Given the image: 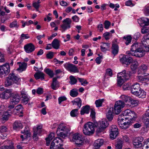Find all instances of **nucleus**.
<instances>
[{"mask_svg":"<svg viewBox=\"0 0 149 149\" xmlns=\"http://www.w3.org/2000/svg\"><path fill=\"white\" fill-rule=\"evenodd\" d=\"M138 102L139 101L138 100H135L131 98L129 104H131L133 106H137Z\"/></svg>","mask_w":149,"mask_h":149,"instance_id":"obj_51","label":"nucleus"},{"mask_svg":"<svg viewBox=\"0 0 149 149\" xmlns=\"http://www.w3.org/2000/svg\"><path fill=\"white\" fill-rule=\"evenodd\" d=\"M44 71L51 78L53 77L54 73L53 70L49 68H46L45 69Z\"/></svg>","mask_w":149,"mask_h":149,"instance_id":"obj_41","label":"nucleus"},{"mask_svg":"<svg viewBox=\"0 0 149 149\" xmlns=\"http://www.w3.org/2000/svg\"><path fill=\"white\" fill-rule=\"evenodd\" d=\"M26 52L29 53L33 51L35 49V46L31 43H30L25 45L24 47Z\"/></svg>","mask_w":149,"mask_h":149,"instance_id":"obj_22","label":"nucleus"},{"mask_svg":"<svg viewBox=\"0 0 149 149\" xmlns=\"http://www.w3.org/2000/svg\"><path fill=\"white\" fill-rule=\"evenodd\" d=\"M72 138L76 145L79 146L82 145L83 143V139L82 136H80L79 134L75 133L74 134Z\"/></svg>","mask_w":149,"mask_h":149,"instance_id":"obj_15","label":"nucleus"},{"mask_svg":"<svg viewBox=\"0 0 149 149\" xmlns=\"http://www.w3.org/2000/svg\"><path fill=\"white\" fill-rule=\"evenodd\" d=\"M42 73L36 72L34 75V77L36 79L38 80L40 78L41 74Z\"/></svg>","mask_w":149,"mask_h":149,"instance_id":"obj_64","label":"nucleus"},{"mask_svg":"<svg viewBox=\"0 0 149 149\" xmlns=\"http://www.w3.org/2000/svg\"><path fill=\"white\" fill-rule=\"evenodd\" d=\"M131 86L128 84H125L123 86L124 90H128L131 89Z\"/></svg>","mask_w":149,"mask_h":149,"instance_id":"obj_53","label":"nucleus"},{"mask_svg":"<svg viewBox=\"0 0 149 149\" xmlns=\"http://www.w3.org/2000/svg\"><path fill=\"white\" fill-rule=\"evenodd\" d=\"M104 27L106 29H108L111 26V22L108 21H105L104 23Z\"/></svg>","mask_w":149,"mask_h":149,"instance_id":"obj_57","label":"nucleus"},{"mask_svg":"<svg viewBox=\"0 0 149 149\" xmlns=\"http://www.w3.org/2000/svg\"><path fill=\"white\" fill-rule=\"evenodd\" d=\"M110 33L109 32H106L104 33L103 36L105 38V39L107 40H108L109 39V36Z\"/></svg>","mask_w":149,"mask_h":149,"instance_id":"obj_61","label":"nucleus"},{"mask_svg":"<svg viewBox=\"0 0 149 149\" xmlns=\"http://www.w3.org/2000/svg\"><path fill=\"white\" fill-rule=\"evenodd\" d=\"M21 81L20 78L16 76L15 74L12 73L9 74L5 80V85L6 87L13 86L15 84L19 85Z\"/></svg>","mask_w":149,"mask_h":149,"instance_id":"obj_1","label":"nucleus"},{"mask_svg":"<svg viewBox=\"0 0 149 149\" xmlns=\"http://www.w3.org/2000/svg\"><path fill=\"white\" fill-rule=\"evenodd\" d=\"M10 116V114L8 111L5 112L2 115L1 118L2 122L4 123L8 120Z\"/></svg>","mask_w":149,"mask_h":149,"instance_id":"obj_37","label":"nucleus"},{"mask_svg":"<svg viewBox=\"0 0 149 149\" xmlns=\"http://www.w3.org/2000/svg\"><path fill=\"white\" fill-rule=\"evenodd\" d=\"M123 114L125 116H127L129 122L132 123L131 125L133 123L134 121L136 120L137 117V115L133 111L129 109L124 111Z\"/></svg>","mask_w":149,"mask_h":149,"instance_id":"obj_6","label":"nucleus"},{"mask_svg":"<svg viewBox=\"0 0 149 149\" xmlns=\"http://www.w3.org/2000/svg\"><path fill=\"white\" fill-rule=\"evenodd\" d=\"M67 100V98L65 96H61L59 97L58 98L59 104H60L62 102L65 101Z\"/></svg>","mask_w":149,"mask_h":149,"instance_id":"obj_63","label":"nucleus"},{"mask_svg":"<svg viewBox=\"0 0 149 149\" xmlns=\"http://www.w3.org/2000/svg\"><path fill=\"white\" fill-rule=\"evenodd\" d=\"M120 97L122 100H121L124 103L125 102L127 103L128 104H129L131 98L130 97L124 95H121ZM124 104H125V103Z\"/></svg>","mask_w":149,"mask_h":149,"instance_id":"obj_40","label":"nucleus"},{"mask_svg":"<svg viewBox=\"0 0 149 149\" xmlns=\"http://www.w3.org/2000/svg\"><path fill=\"white\" fill-rule=\"evenodd\" d=\"M23 126L20 121L17 120L15 121L13 125V129L16 130H19V129H22Z\"/></svg>","mask_w":149,"mask_h":149,"instance_id":"obj_26","label":"nucleus"},{"mask_svg":"<svg viewBox=\"0 0 149 149\" xmlns=\"http://www.w3.org/2000/svg\"><path fill=\"white\" fill-rule=\"evenodd\" d=\"M73 105H77V108L79 109L81 105L82 101L80 98H76L74 100L71 101Z\"/></svg>","mask_w":149,"mask_h":149,"instance_id":"obj_29","label":"nucleus"},{"mask_svg":"<svg viewBox=\"0 0 149 149\" xmlns=\"http://www.w3.org/2000/svg\"><path fill=\"white\" fill-rule=\"evenodd\" d=\"M42 127L41 125H38L36 128L33 129V138L34 140L38 139V137L37 136L38 134L40 135L42 132Z\"/></svg>","mask_w":149,"mask_h":149,"instance_id":"obj_19","label":"nucleus"},{"mask_svg":"<svg viewBox=\"0 0 149 149\" xmlns=\"http://www.w3.org/2000/svg\"><path fill=\"white\" fill-rule=\"evenodd\" d=\"M118 123L120 127L122 129L126 130L131 125V122H129L128 121L127 122L122 121L118 120Z\"/></svg>","mask_w":149,"mask_h":149,"instance_id":"obj_21","label":"nucleus"},{"mask_svg":"<svg viewBox=\"0 0 149 149\" xmlns=\"http://www.w3.org/2000/svg\"><path fill=\"white\" fill-rule=\"evenodd\" d=\"M123 141L122 140L119 139L117 142L116 146V149H122V147Z\"/></svg>","mask_w":149,"mask_h":149,"instance_id":"obj_50","label":"nucleus"},{"mask_svg":"<svg viewBox=\"0 0 149 149\" xmlns=\"http://www.w3.org/2000/svg\"><path fill=\"white\" fill-rule=\"evenodd\" d=\"M104 141L103 139H98L95 140L93 144L94 148L93 149H99L101 146L104 143Z\"/></svg>","mask_w":149,"mask_h":149,"instance_id":"obj_23","label":"nucleus"},{"mask_svg":"<svg viewBox=\"0 0 149 149\" xmlns=\"http://www.w3.org/2000/svg\"><path fill=\"white\" fill-rule=\"evenodd\" d=\"M104 99H99L96 100L95 101V104L96 105V107H99L102 106V103L104 101Z\"/></svg>","mask_w":149,"mask_h":149,"instance_id":"obj_48","label":"nucleus"},{"mask_svg":"<svg viewBox=\"0 0 149 149\" xmlns=\"http://www.w3.org/2000/svg\"><path fill=\"white\" fill-rule=\"evenodd\" d=\"M9 26L10 28H11L14 27L18 28L19 27V25H17V21L15 20L10 24Z\"/></svg>","mask_w":149,"mask_h":149,"instance_id":"obj_52","label":"nucleus"},{"mask_svg":"<svg viewBox=\"0 0 149 149\" xmlns=\"http://www.w3.org/2000/svg\"><path fill=\"white\" fill-rule=\"evenodd\" d=\"M124 111L122 112V114L119 116L118 120L122 121H125V122H127V121H129L127 116L124 115Z\"/></svg>","mask_w":149,"mask_h":149,"instance_id":"obj_39","label":"nucleus"},{"mask_svg":"<svg viewBox=\"0 0 149 149\" xmlns=\"http://www.w3.org/2000/svg\"><path fill=\"white\" fill-rule=\"evenodd\" d=\"M11 95L9 94L6 93L5 92H3L0 95L1 97L3 99H8L9 97L10 98Z\"/></svg>","mask_w":149,"mask_h":149,"instance_id":"obj_44","label":"nucleus"},{"mask_svg":"<svg viewBox=\"0 0 149 149\" xmlns=\"http://www.w3.org/2000/svg\"><path fill=\"white\" fill-rule=\"evenodd\" d=\"M10 71V65L8 63H6L0 65V77L2 78L8 74Z\"/></svg>","mask_w":149,"mask_h":149,"instance_id":"obj_5","label":"nucleus"},{"mask_svg":"<svg viewBox=\"0 0 149 149\" xmlns=\"http://www.w3.org/2000/svg\"><path fill=\"white\" fill-rule=\"evenodd\" d=\"M65 68L71 72H78L79 71L76 66L73 64L69 63H66L64 65Z\"/></svg>","mask_w":149,"mask_h":149,"instance_id":"obj_16","label":"nucleus"},{"mask_svg":"<svg viewBox=\"0 0 149 149\" xmlns=\"http://www.w3.org/2000/svg\"><path fill=\"white\" fill-rule=\"evenodd\" d=\"M90 109L91 108L90 106L88 105L83 106L82 107L80 111L81 114V115H83L85 113H89Z\"/></svg>","mask_w":149,"mask_h":149,"instance_id":"obj_27","label":"nucleus"},{"mask_svg":"<svg viewBox=\"0 0 149 149\" xmlns=\"http://www.w3.org/2000/svg\"><path fill=\"white\" fill-rule=\"evenodd\" d=\"M138 79L141 81L147 82L149 81V74L147 75H145L144 76H138Z\"/></svg>","mask_w":149,"mask_h":149,"instance_id":"obj_28","label":"nucleus"},{"mask_svg":"<svg viewBox=\"0 0 149 149\" xmlns=\"http://www.w3.org/2000/svg\"><path fill=\"white\" fill-rule=\"evenodd\" d=\"M138 45L137 43H134L131 46V48L130 51L126 52V54L129 55L130 56L131 55V54L136 51L139 48Z\"/></svg>","mask_w":149,"mask_h":149,"instance_id":"obj_25","label":"nucleus"},{"mask_svg":"<svg viewBox=\"0 0 149 149\" xmlns=\"http://www.w3.org/2000/svg\"><path fill=\"white\" fill-rule=\"evenodd\" d=\"M53 47L56 49H59L60 46V43L59 40L56 39H55L52 43Z\"/></svg>","mask_w":149,"mask_h":149,"instance_id":"obj_33","label":"nucleus"},{"mask_svg":"<svg viewBox=\"0 0 149 149\" xmlns=\"http://www.w3.org/2000/svg\"><path fill=\"white\" fill-rule=\"evenodd\" d=\"M145 52H148L146 51V49H144L142 47H140L136 51L131 53V55L137 57H141L145 55Z\"/></svg>","mask_w":149,"mask_h":149,"instance_id":"obj_13","label":"nucleus"},{"mask_svg":"<svg viewBox=\"0 0 149 149\" xmlns=\"http://www.w3.org/2000/svg\"><path fill=\"white\" fill-rule=\"evenodd\" d=\"M71 22V19L68 18H66L63 21V24L61 25V27L62 28V32H64L67 29H69L70 27Z\"/></svg>","mask_w":149,"mask_h":149,"instance_id":"obj_11","label":"nucleus"},{"mask_svg":"<svg viewBox=\"0 0 149 149\" xmlns=\"http://www.w3.org/2000/svg\"><path fill=\"white\" fill-rule=\"evenodd\" d=\"M114 114L113 108H110L106 114L107 118L109 121H111L113 119Z\"/></svg>","mask_w":149,"mask_h":149,"instance_id":"obj_24","label":"nucleus"},{"mask_svg":"<svg viewBox=\"0 0 149 149\" xmlns=\"http://www.w3.org/2000/svg\"><path fill=\"white\" fill-rule=\"evenodd\" d=\"M97 123L96 122L93 123L88 122L85 124L84 126L83 130L84 133L88 135H90L94 133V128L97 127Z\"/></svg>","mask_w":149,"mask_h":149,"instance_id":"obj_3","label":"nucleus"},{"mask_svg":"<svg viewBox=\"0 0 149 149\" xmlns=\"http://www.w3.org/2000/svg\"><path fill=\"white\" fill-rule=\"evenodd\" d=\"M98 55L100 56L99 54ZM102 58L103 56H99L97 57L95 60L96 63L98 64H100L101 62V59Z\"/></svg>","mask_w":149,"mask_h":149,"instance_id":"obj_59","label":"nucleus"},{"mask_svg":"<svg viewBox=\"0 0 149 149\" xmlns=\"http://www.w3.org/2000/svg\"><path fill=\"white\" fill-rule=\"evenodd\" d=\"M78 94V93L76 89H72L70 91V95L73 97L77 96Z\"/></svg>","mask_w":149,"mask_h":149,"instance_id":"obj_45","label":"nucleus"},{"mask_svg":"<svg viewBox=\"0 0 149 149\" xmlns=\"http://www.w3.org/2000/svg\"><path fill=\"white\" fill-rule=\"evenodd\" d=\"M129 55H121L120 56V61L122 64H125L127 66L133 61L132 58Z\"/></svg>","mask_w":149,"mask_h":149,"instance_id":"obj_9","label":"nucleus"},{"mask_svg":"<svg viewBox=\"0 0 149 149\" xmlns=\"http://www.w3.org/2000/svg\"><path fill=\"white\" fill-rule=\"evenodd\" d=\"M141 33L144 34L149 32V29L148 27L143 28L141 30Z\"/></svg>","mask_w":149,"mask_h":149,"instance_id":"obj_58","label":"nucleus"},{"mask_svg":"<svg viewBox=\"0 0 149 149\" xmlns=\"http://www.w3.org/2000/svg\"><path fill=\"white\" fill-rule=\"evenodd\" d=\"M132 62V63L130 66V68L132 71V72H131V75L132 74L135 73L136 72V70L138 65V63L136 61L134 62ZM130 72H131V71Z\"/></svg>","mask_w":149,"mask_h":149,"instance_id":"obj_30","label":"nucleus"},{"mask_svg":"<svg viewBox=\"0 0 149 149\" xmlns=\"http://www.w3.org/2000/svg\"><path fill=\"white\" fill-rule=\"evenodd\" d=\"M144 144L142 145V149H149V139L143 142Z\"/></svg>","mask_w":149,"mask_h":149,"instance_id":"obj_46","label":"nucleus"},{"mask_svg":"<svg viewBox=\"0 0 149 149\" xmlns=\"http://www.w3.org/2000/svg\"><path fill=\"white\" fill-rule=\"evenodd\" d=\"M7 130L8 129L6 126H1L0 127V132L1 133L6 132Z\"/></svg>","mask_w":149,"mask_h":149,"instance_id":"obj_55","label":"nucleus"},{"mask_svg":"<svg viewBox=\"0 0 149 149\" xmlns=\"http://www.w3.org/2000/svg\"><path fill=\"white\" fill-rule=\"evenodd\" d=\"M70 81V83L71 85H74L77 82V80L75 77L72 75H71L69 77Z\"/></svg>","mask_w":149,"mask_h":149,"instance_id":"obj_42","label":"nucleus"},{"mask_svg":"<svg viewBox=\"0 0 149 149\" xmlns=\"http://www.w3.org/2000/svg\"><path fill=\"white\" fill-rule=\"evenodd\" d=\"M90 110H91L90 116L93 119L95 118V109L91 108Z\"/></svg>","mask_w":149,"mask_h":149,"instance_id":"obj_60","label":"nucleus"},{"mask_svg":"<svg viewBox=\"0 0 149 149\" xmlns=\"http://www.w3.org/2000/svg\"><path fill=\"white\" fill-rule=\"evenodd\" d=\"M141 42L146 50L149 52V33L146 36H143Z\"/></svg>","mask_w":149,"mask_h":149,"instance_id":"obj_14","label":"nucleus"},{"mask_svg":"<svg viewBox=\"0 0 149 149\" xmlns=\"http://www.w3.org/2000/svg\"><path fill=\"white\" fill-rule=\"evenodd\" d=\"M131 90L133 94L138 96L139 98H143L146 96V92L141 89L140 84L138 83L133 85L131 86Z\"/></svg>","mask_w":149,"mask_h":149,"instance_id":"obj_2","label":"nucleus"},{"mask_svg":"<svg viewBox=\"0 0 149 149\" xmlns=\"http://www.w3.org/2000/svg\"><path fill=\"white\" fill-rule=\"evenodd\" d=\"M54 52H49L46 54V58L48 59H51L54 57Z\"/></svg>","mask_w":149,"mask_h":149,"instance_id":"obj_56","label":"nucleus"},{"mask_svg":"<svg viewBox=\"0 0 149 149\" xmlns=\"http://www.w3.org/2000/svg\"><path fill=\"white\" fill-rule=\"evenodd\" d=\"M148 70V66L145 64H142L139 67L137 71L138 74H145Z\"/></svg>","mask_w":149,"mask_h":149,"instance_id":"obj_20","label":"nucleus"},{"mask_svg":"<svg viewBox=\"0 0 149 149\" xmlns=\"http://www.w3.org/2000/svg\"><path fill=\"white\" fill-rule=\"evenodd\" d=\"M109 125L108 122L107 120L99 122L97 123V128L96 132L99 133L103 131Z\"/></svg>","mask_w":149,"mask_h":149,"instance_id":"obj_8","label":"nucleus"},{"mask_svg":"<svg viewBox=\"0 0 149 149\" xmlns=\"http://www.w3.org/2000/svg\"><path fill=\"white\" fill-rule=\"evenodd\" d=\"M141 24H144L143 26L149 25V19L147 18L142 17L141 18L140 21Z\"/></svg>","mask_w":149,"mask_h":149,"instance_id":"obj_38","label":"nucleus"},{"mask_svg":"<svg viewBox=\"0 0 149 149\" xmlns=\"http://www.w3.org/2000/svg\"><path fill=\"white\" fill-rule=\"evenodd\" d=\"M63 141L59 137L55 138L51 142L50 147L63 146Z\"/></svg>","mask_w":149,"mask_h":149,"instance_id":"obj_18","label":"nucleus"},{"mask_svg":"<svg viewBox=\"0 0 149 149\" xmlns=\"http://www.w3.org/2000/svg\"><path fill=\"white\" fill-rule=\"evenodd\" d=\"M131 72H126L125 70L119 73V75H117V85L118 86L121 87L123 84L127 80H128L131 76Z\"/></svg>","mask_w":149,"mask_h":149,"instance_id":"obj_4","label":"nucleus"},{"mask_svg":"<svg viewBox=\"0 0 149 149\" xmlns=\"http://www.w3.org/2000/svg\"><path fill=\"white\" fill-rule=\"evenodd\" d=\"M123 40L126 45H128L130 43L132 38L131 35H127L124 36L123 38Z\"/></svg>","mask_w":149,"mask_h":149,"instance_id":"obj_34","label":"nucleus"},{"mask_svg":"<svg viewBox=\"0 0 149 149\" xmlns=\"http://www.w3.org/2000/svg\"><path fill=\"white\" fill-rule=\"evenodd\" d=\"M117 126L115 125H112L110 128V137L111 139H114L118 136V131Z\"/></svg>","mask_w":149,"mask_h":149,"instance_id":"obj_12","label":"nucleus"},{"mask_svg":"<svg viewBox=\"0 0 149 149\" xmlns=\"http://www.w3.org/2000/svg\"><path fill=\"white\" fill-rule=\"evenodd\" d=\"M22 97L23 98L22 100L23 103L25 104H27L29 100L28 96L26 94L24 93L22 94Z\"/></svg>","mask_w":149,"mask_h":149,"instance_id":"obj_43","label":"nucleus"},{"mask_svg":"<svg viewBox=\"0 0 149 149\" xmlns=\"http://www.w3.org/2000/svg\"><path fill=\"white\" fill-rule=\"evenodd\" d=\"M54 134L53 133H51L45 139L46 142V146H47L49 145L50 142L54 137Z\"/></svg>","mask_w":149,"mask_h":149,"instance_id":"obj_36","label":"nucleus"},{"mask_svg":"<svg viewBox=\"0 0 149 149\" xmlns=\"http://www.w3.org/2000/svg\"><path fill=\"white\" fill-rule=\"evenodd\" d=\"M0 149H14V147L12 145L4 146L3 147L2 146Z\"/></svg>","mask_w":149,"mask_h":149,"instance_id":"obj_62","label":"nucleus"},{"mask_svg":"<svg viewBox=\"0 0 149 149\" xmlns=\"http://www.w3.org/2000/svg\"><path fill=\"white\" fill-rule=\"evenodd\" d=\"M79 109H75L72 110L70 113L71 116L72 117H74L77 116L78 114V110Z\"/></svg>","mask_w":149,"mask_h":149,"instance_id":"obj_47","label":"nucleus"},{"mask_svg":"<svg viewBox=\"0 0 149 149\" xmlns=\"http://www.w3.org/2000/svg\"><path fill=\"white\" fill-rule=\"evenodd\" d=\"M22 107L21 104H19L16 106L14 109V111H17V112H20V113H23L22 111Z\"/></svg>","mask_w":149,"mask_h":149,"instance_id":"obj_49","label":"nucleus"},{"mask_svg":"<svg viewBox=\"0 0 149 149\" xmlns=\"http://www.w3.org/2000/svg\"><path fill=\"white\" fill-rule=\"evenodd\" d=\"M144 138L142 136H138L134 138L132 140V143L134 147L136 148L141 147L143 145L142 142Z\"/></svg>","mask_w":149,"mask_h":149,"instance_id":"obj_10","label":"nucleus"},{"mask_svg":"<svg viewBox=\"0 0 149 149\" xmlns=\"http://www.w3.org/2000/svg\"><path fill=\"white\" fill-rule=\"evenodd\" d=\"M118 52V47L116 44H113L112 47V53L115 56Z\"/></svg>","mask_w":149,"mask_h":149,"instance_id":"obj_31","label":"nucleus"},{"mask_svg":"<svg viewBox=\"0 0 149 149\" xmlns=\"http://www.w3.org/2000/svg\"><path fill=\"white\" fill-rule=\"evenodd\" d=\"M32 6L36 9L37 11H38V9L40 6L39 4L37 3V2L33 1L32 3Z\"/></svg>","mask_w":149,"mask_h":149,"instance_id":"obj_54","label":"nucleus"},{"mask_svg":"<svg viewBox=\"0 0 149 149\" xmlns=\"http://www.w3.org/2000/svg\"><path fill=\"white\" fill-rule=\"evenodd\" d=\"M143 122L146 128L149 127V116H146V113L143 116Z\"/></svg>","mask_w":149,"mask_h":149,"instance_id":"obj_35","label":"nucleus"},{"mask_svg":"<svg viewBox=\"0 0 149 149\" xmlns=\"http://www.w3.org/2000/svg\"><path fill=\"white\" fill-rule=\"evenodd\" d=\"M27 67V64L26 63L23 62L22 63H20L19 65V68L17 69L18 71H20V72H22L25 70Z\"/></svg>","mask_w":149,"mask_h":149,"instance_id":"obj_32","label":"nucleus"},{"mask_svg":"<svg viewBox=\"0 0 149 149\" xmlns=\"http://www.w3.org/2000/svg\"><path fill=\"white\" fill-rule=\"evenodd\" d=\"M124 102L121 100H119L116 102L113 108V112L116 115L119 114L122 111V109L125 106Z\"/></svg>","mask_w":149,"mask_h":149,"instance_id":"obj_7","label":"nucleus"},{"mask_svg":"<svg viewBox=\"0 0 149 149\" xmlns=\"http://www.w3.org/2000/svg\"><path fill=\"white\" fill-rule=\"evenodd\" d=\"M20 97L17 93H13L11 95L10 100L11 102H14L15 104H17L20 101Z\"/></svg>","mask_w":149,"mask_h":149,"instance_id":"obj_17","label":"nucleus"}]
</instances>
